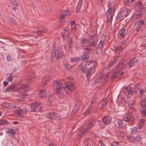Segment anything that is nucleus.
Segmentation results:
<instances>
[{"instance_id":"1","label":"nucleus","mask_w":146,"mask_h":146,"mask_svg":"<svg viewBox=\"0 0 146 146\" xmlns=\"http://www.w3.org/2000/svg\"><path fill=\"white\" fill-rule=\"evenodd\" d=\"M56 44L55 42H53L52 45L51 49L50 59L51 60H53L55 57L57 60H59L64 55L62 48L61 47H59L56 49Z\"/></svg>"},{"instance_id":"2","label":"nucleus","mask_w":146,"mask_h":146,"mask_svg":"<svg viewBox=\"0 0 146 146\" xmlns=\"http://www.w3.org/2000/svg\"><path fill=\"white\" fill-rule=\"evenodd\" d=\"M68 79V83L64 87V90L66 94L70 95L71 92L75 89L76 87L74 85V80L72 77H69Z\"/></svg>"},{"instance_id":"3","label":"nucleus","mask_w":146,"mask_h":146,"mask_svg":"<svg viewBox=\"0 0 146 146\" xmlns=\"http://www.w3.org/2000/svg\"><path fill=\"white\" fill-rule=\"evenodd\" d=\"M54 90L58 96L62 98H64V94L61 91V87L62 84L58 80H54Z\"/></svg>"},{"instance_id":"4","label":"nucleus","mask_w":146,"mask_h":146,"mask_svg":"<svg viewBox=\"0 0 146 146\" xmlns=\"http://www.w3.org/2000/svg\"><path fill=\"white\" fill-rule=\"evenodd\" d=\"M96 63L94 61L89 62L88 65L91 66L88 70L86 73V77L88 81H89L90 79V76L94 73L96 69Z\"/></svg>"},{"instance_id":"5","label":"nucleus","mask_w":146,"mask_h":146,"mask_svg":"<svg viewBox=\"0 0 146 146\" xmlns=\"http://www.w3.org/2000/svg\"><path fill=\"white\" fill-rule=\"evenodd\" d=\"M46 118L52 120L58 121L60 120L61 115L59 113L54 111L49 112L46 115Z\"/></svg>"},{"instance_id":"6","label":"nucleus","mask_w":146,"mask_h":146,"mask_svg":"<svg viewBox=\"0 0 146 146\" xmlns=\"http://www.w3.org/2000/svg\"><path fill=\"white\" fill-rule=\"evenodd\" d=\"M131 10L128 8H125L120 12L117 15L116 18L120 19L127 16L130 13Z\"/></svg>"},{"instance_id":"7","label":"nucleus","mask_w":146,"mask_h":146,"mask_svg":"<svg viewBox=\"0 0 146 146\" xmlns=\"http://www.w3.org/2000/svg\"><path fill=\"white\" fill-rule=\"evenodd\" d=\"M129 139L131 141L133 142L138 141L139 144H141L142 143V137L139 134H137L131 137H129Z\"/></svg>"},{"instance_id":"8","label":"nucleus","mask_w":146,"mask_h":146,"mask_svg":"<svg viewBox=\"0 0 146 146\" xmlns=\"http://www.w3.org/2000/svg\"><path fill=\"white\" fill-rule=\"evenodd\" d=\"M42 105L41 103H33L31 106V111L33 112L36 111V110L38 108H39V111L42 112L43 110V108L41 107Z\"/></svg>"},{"instance_id":"9","label":"nucleus","mask_w":146,"mask_h":146,"mask_svg":"<svg viewBox=\"0 0 146 146\" xmlns=\"http://www.w3.org/2000/svg\"><path fill=\"white\" fill-rule=\"evenodd\" d=\"M134 94H140L141 96L143 95V90L142 88H141L140 84H136L134 86Z\"/></svg>"},{"instance_id":"10","label":"nucleus","mask_w":146,"mask_h":146,"mask_svg":"<svg viewBox=\"0 0 146 146\" xmlns=\"http://www.w3.org/2000/svg\"><path fill=\"white\" fill-rule=\"evenodd\" d=\"M94 122V121L93 119H91L90 120L89 123L87 124L84 127L83 131H82V134L86 133L87 131L92 128Z\"/></svg>"},{"instance_id":"11","label":"nucleus","mask_w":146,"mask_h":146,"mask_svg":"<svg viewBox=\"0 0 146 146\" xmlns=\"http://www.w3.org/2000/svg\"><path fill=\"white\" fill-rule=\"evenodd\" d=\"M27 111V108H23L18 110L15 112V114L17 117H21Z\"/></svg>"},{"instance_id":"12","label":"nucleus","mask_w":146,"mask_h":146,"mask_svg":"<svg viewBox=\"0 0 146 146\" xmlns=\"http://www.w3.org/2000/svg\"><path fill=\"white\" fill-rule=\"evenodd\" d=\"M122 58L120 56H118L115 59L111 61L108 64L109 68L114 66L117 63H118L121 59Z\"/></svg>"},{"instance_id":"13","label":"nucleus","mask_w":146,"mask_h":146,"mask_svg":"<svg viewBox=\"0 0 146 146\" xmlns=\"http://www.w3.org/2000/svg\"><path fill=\"white\" fill-rule=\"evenodd\" d=\"M81 101L77 99L74 105V108L72 111V114H75L78 111L80 106Z\"/></svg>"},{"instance_id":"14","label":"nucleus","mask_w":146,"mask_h":146,"mask_svg":"<svg viewBox=\"0 0 146 146\" xmlns=\"http://www.w3.org/2000/svg\"><path fill=\"white\" fill-rule=\"evenodd\" d=\"M123 119L126 122H129V121L133 122L135 119L133 115L131 113L125 115L123 117Z\"/></svg>"},{"instance_id":"15","label":"nucleus","mask_w":146,"mask_h":146,"mask_svg":"<svg viewBox=\"0 0 146 146\" xmlns=\"http://www.w3.org/2000/svg\"><path fill=\"white\" fill-rule=\"evenodd\" d=\"M51 76L49 75H47L44 76L41 82V85L42 87H45L46 84L51 79Z\"/></svg>"},{"instance_id":"16","label":"nucleus","mask_w":146,"mask_h":146,"mask_svg":"<svg viewBox=\"0 0 146 146\" xmlns=\"http://www.w3.org/2000/svg\"><path fill=\"white\" fill-rule=\"evenodd\" d=\"M139 58H135L134 59L131 60L128 62H127L129 67H131L134 66L137 64L139 62Z\"/></svg>"},{"instance_id":"17","label":"nucleus","mask_w":146,"mask_h":146,"mask_svg":"<svg viewBox=\"0 0 146 146\" xmlns=\"http://www.w3.org/2000/svg\"><path fill=\"white\" fill-rule=\"evenodd\" d=\"M91 38L90 43V47H94L95 46L97 43V36L95 35H91Z\"/></svg>"},{"instance_id":"18","label":"nucleus","mask_w":146,"mask_h":146,"mask_svg":"<svg viewBox=\"0 0 146 146\" xmlns=\"http://www.w3.org/2000/svg\"><path fill=\"white\" fill-rule=\"evenodd\" d=\"M96 96H94L93 97L92 99V101L90 105V106L86 111V113L87 114H88L91 111V110L92 109L93 106V104L95 103V102L96 101Z\"/></svg>"},{"instance_id":"19","label":"nucleus","mask_w":146,"mask_h":146,"mask_svg":"<svg viewBox=\"0 0 146 146\" xmlns=\"http://www.w3.org/2000/svg\"><path fill=\"white\" fill-rule=\"evenodd\" d=\"M102 120L103 124L106 125L110 124L111 121V117L108 116L102 118Z\"/></svg>"},{"instance_id":"20","label":"nucleus","mask_w":146,"mask_h":146,"mask_svg":"<svg viewBox=\"0 0 146 146\" xmlns=\"http://www.w3.org/2000/svg\"><path fill=\"white\" fill-rule=\"evenodd\" d=\"M116 125L118 128L123 129L125 126V124L123 123L122 120L117 119L116 121Z\"/></svg>"},{"instance_id":"21","label":"nucleus","mask_w":146,"mask_h":146,"mask_svg":"<svg viewBox=\"0 0 146 146\" xmlns=\"http://www.w3.org/2000/svg\"><path fill=\"white\" fill-rule=\"evenodd\" d=\"M144 23V22L143 21H138L137 23V26L135 29L136 31L137 32H139L141 31L143 27Z\"/></svg>"},{"instance_id":"22","label":"nucleus","mask_w":146,"mask_h":146,"mask_svg":"<svg viewBox=\"0 0 146 146\" xmlns=\"http://www.w3.org/2000/svg\"><path fill=\"white\" fill-rule=\"evenodd\" d=\"M82 44V46H83L84 48L85 47H90V44H88V40L86 38H84L82 39L81 41Z\"/></svg>"},{"instance_id":"23","label":"nucleus","mask_w":146,"mask_h":146,"mask_svg":"<svg viewBox=\"0 0 146 146\" xmlns=\"http://www.w3.org/2000/svg\"><path fill=\"white\" fill-rule=\"evenodd\" d=\"M105 36L104 35H102V38L101 39V40L99 42L97 46L99 47H100L103 48H104V47L105 45V40H103L102 38H105Z\"/></svg>"},{"instance_id":"24","label":"nucleus","mask_w":146,"mask_h":146,"mask_svg":"<svg viewBox=\"0 0 146 146\" xmlns=\"http://www.w3.org/2000/svg\"><path fill=\"white\" fill-rule=\"evenodd\" d=\"M27 97V95L24 94H20L18 97L17 98V100L19 101H21L26 99Z\"/></svg>"},{"instance_id":"25","label":"nucleus","mask_w":146,"mask_h":146,"mask_svg":"<svg viewBox=\"0 0 146 146\" xmlns=\"http://www.w3.org/2000/svg\"><path fill=\"white\" fill-rule=\"evenodd\" d=\"M47 95V92L44 89L40 90L39 93V96L41 98H43L46 97Z\"/></svg>"},{"instance_id":"26","label":"nucleus","mask_w":146,"mask_h":146,"mask_svg":"<svg viewBox=\"0 0 146 146\" xmlns=\"http://www.w3.org/2000/svg\"><path fill=\"white\" fill-rule=\"evenodd\" d=\"M64 66L66 69L68 71L72 72L74 71V68L73 66H71L69 64H65Z\"/></svg>"},{"instance_id":"27","label":"nucleus","mask_w":146,"mask_h":146,"mask_svg":"<svg viewBox=\"0 0 146 146\" xmlns=\"http://www.w3.org/2000/svg\"><path fill=\"white\" fill-rule=\"evenodd\" d=\"M137 128L136 127H132L130 128L131 134L129 137H131L136 135L137 131Z\"/></svg>"},{"instance_id":"28","label":"nucleus","mask_w":146,"mask_h":146,"mask_svg":"<svg viewBox=\"0 0 146 146\" xmlns=\"http://www.w3.org/2000/svg\"><path fill=\"white\" fill-rule=\"evenodd\" d=\"M119 34L121 37H124L126 34L125 29L123 28L121 29L119 31Z\"/></svg>"},{"instance_id":"29","label":"nucleus","mask_w":146,"mask_h":146,"mask_svg":"<svg viewBox=\"0 0 146 146\" xmlns=\"http://www.w3.org/2000/svg\"><path fill=\"white\" fill-rule=\"evenodd\" d=\"M126 92L127 93L129 96H132L133 94L131 88L130 87H127L125 89Z\"/></svg>"},{"instance_id":"30","label":"nucleus","mask_w":146,"mask_h":146,"mask_svg":"<svg viewBox=\"0 0 146 146\" xmlns=\"http://www.w3.org/2000/svg\"><path fill=\"white\" fill-rule=\"evenodd\" d=\"M64 31L62 32V36L63 38L67 39L69 35V33L67 30L66 29H64Z\"/></svg>"},{"instance_id":"31","label":"nucleus","mask_w":146,"mask_h":146,"mask_svg":"<svg viewBox=\"0 0 146 146\" xmlns=\"http://www.w3.org/2000/svg\"><path fill=\"white\" fill-rule=\"evenodd\" d=\"M92 51V50L90 48V47H85L84 48V54H88L90 56V54Z\"/></svg>"},{"instance_id":"32","label":"nucleus","mask_w":146,"mask_h":146,"mask_svg":"<svg viewBox=\"0 0 146 146\" xmlns=\"http://www.w3.org/2000/svg\"><path fill=\"white\" fill-rule=\"evenodd\" d=\"M79 68L82 72L86 73L87 68L86 66L83 64H81L79 65Z\"/></svg>"},{"instance_id":"33","label":"nucleus","mask_w":146,"mask_h":146,"mask_svg":"<svg viewBox=\"0 0 146 146\" xmlns=\"http://www.w3.org/2000/svg\"><path fill=\"white\" fill-rule=\"evenodd\" d=\"M15 88V86L13 84L10 85L7 88L5 91L6 92H11L14 90Z\"/></svg>"},{"instance_id":"34","label":"nucleus","mask_w":146,"mask_h":146,"mask_svg":"<svg viewBox=\"0 0 146 146\" xmlns=\"http://www.w3.org/2000/svg\"><path fill=\"white\" fill-rule=\"evenodd\" d=\"M119 50V52H121L123 51V48L119 44H118L116 47H114V51L115 52Z\"/></svg>"},{"instance_id":"35","label":"nucleus","mask_w":146,"mask_h":146,"mask_svg":"<svg viewBox=\"0 0 146 146\" xmlns=\"http://www.w3.org/2000/svg\"><path fill=\"white\" fill-rule=\"evenodd\" d=\"M19 89L24 92L29 90V86L27 85H23L20 87Z\"/></svg>"},{"instance_id":"36","label":"nucleus","mask_w":146,"mask_h":146,"mask_svg":"<svg viewBox=\"0 0 146 146\" xmlns=\"http://www.w3.org/2000/svg\"><path fill=\"white\" fill-rule=\"evenodd\" d=\"M103 49L102 48L97 46L96 49V54L98 55L102 53Z\"/></svg>"},{"instance_id":"37","label":"nucleus","mask_w":146,"mask_h":146,"mask_svg":"<svg viewBox=\"0 0 146 146\" xmlns=\"http://www.w3.org/2000/svg\"><path fill=\"white\" fill-rule=\"evenodd\" d=\"M83 2V0H79L78 4L76 7V11L77 12L80 11Z\"/></svg>"},{"instance_id":"38","label":"nucleus","mask_w":146,"mask_h":146,"mask_svg":"<svg viewBox=\"0 0 146 146\" xmlns=\"http://www.w3.org/2000/svg\"><path fill=\"white\" fill-rule=\"evenodd\" d=\"M70 24L72 30H74L76 29V25L74 21H71Z\"/></svg>"},{"instance_id":"39","label":"nucleus","mask_w":146,"mask_h":146,"mask_svg":"<svg viewBox=\"0 0 146 146\" xmlns=\"http://www.w3.org/2000/svg\"><path fill=\"white\" fill-rule=\"evenodd\" d=\"M90 56L88 54H84L81 56V59L82 60H85L88 59Z\"/></svg>"},{"instance_id":"40","label":"nucleus","mask_w":146,"mask_h":146,"mask_svg":"<svg viewBox=\"0 0 146 146\" xmlns=\"http://www.w3.org/2000/svg\"><path fill=\"white\" fill-rule=\"evenodd\" d=\"M139 104L141 105L142 108L144 109H146V105L144 101L141 100L139 102Z\"/></svg>"},{"instance_id":"41","label":"nucleus","mask_w":146,"mask_h":146,"mask_svg":"<svg viewBox=\"0 0 146 146\" xmlns=\"http://www.w3.org/2000/svg\"><path fill=\"white\" fill-rule=\"evenodd\" d=\"M52 98V95H50L48 99V104L50 106L52 105V102L53 100Z\"/></svg>"},{"instance_id":"42","label":"nucleus","mask_w":146,"mask_h":146,"mask_svg":"<svg viewBox=\"0 0 146 146\" xmlns=\"http://www.w3.org/2000/svg\"><path fill=\"white\" fill-rule=\"evenodd\" d=\"M113 16L107 15L106 16L107 21L108 23L111 22V23Z\"/></svg>"},{"instance_id":"43","label":"nucleus","mask_w":146,"mask_h":146,"mask_svg":"<svg viewBox=\"0 0 146 146\" xmlns=\"http://www.w3.org/2000/svg\"><path fill=\"white\" fill-rule=\"evenodd\" d=\"M44 31L41 30L37 31H36L34 32V34L36 35L37 36L40 35H42L44 33Z\"/></svg>"},{"instance_id":"44","label":"nucleus","mask_w":146,"mask_h":146,"mask_svg":"<svg viewBox=\"0 0 146 146\" xmlns=\"http://www.w3.org/2000/svg\"><path fill=\"white\" fill-rule=\"evenodd\" d=\"M115 10H108V14L107 15L113 16L115 12Z\"/></svg>"},{"instance_id":"45","label":"nucleus","mask_w":146,"mask_h":146,"mask_svg":"<svg viewBox=\"0 0 146 146\" xmlns=\"http://www.w3.org/2000/svg\"><path fill=\"white\" fill-rule=\"evenodd\" d=\"M11 4L16 6H18V3L16 0H9Z\"/></svg>"},{"instance_id":"46","label":"nucleus","mask_w":146,"mask_h":146,"mask_svg":"<svg viewBox=\"0 0 146 146\" xmlns=\"http://www.w3.org/2000/svg\"><path fill=\"white\" fill-rule=\"evenodd\" d=\"M8 123V121L6 120H2L0 122V125H5Z\"/></svg>"},{"instance_id":"47","label":"nucleus","mask_w":146,"mask_h":146,"mask_svg":"<svg viewBox=\"0 0 146 146\" xmlns=\"http://www.w3.org/2000/svg\"><path fill=\"white\" fill-rule=\"evenodd\" d=\"M7 133H11V134H13L15 133V131L13 129H10L6 131Z\"/></svg>"},{"instance_id":"48","label":"nucleus","mask_w":146,"mask_h":146,"mask_svg":"<svg viewBox=\"0 0 146 146\" xmlns=\"http://www.w3.org/2000/svg\"><path fill=\"white\" fill-rule=\"evenodd\" d=\"M80 59L78 58H70V61L71 62H78L79 60Z\"/></svg>"},{"instance_id":"49","label":"nucleus","mask_w":146,"mask_h":146,"mask_svg":"<svg viewBox=\"0 0 146 146\" xmlns=\"http://www.w3.org/2000/svg\"><path fill=\"white\" fill-rule=\"evenodd\" d=\"M125 102V100L124 98H122L119 100V103L121 104V105L122 106L124 105Z\"/></svg>"},{"instance_id":"50","label":"nucleus","mask_w":146,"mask_h":146,"mask_svg":"<svg viewBox=\"0 0 146 146\" xmlns=\"http://www.w3.org/2000/svg\"><path fill=\"white\" fill-rule=\"evenodd\" d=\"M128 63L126 61H125L123 62L122 63L120 64V66L122 67L125 68V67L127 65Z\"/></svg>"},{"instance_id":"51","label":"nucleus","mask_w":146,"mask_h":146,"mask_svg":"<svg viewBox=\"0 0 146 146\" xmlns=\"http://www.w3.org/2000/svg\"><path fill=\"white\" fill-rule=\"evenodd\" d=\"M140 12L143 14H144L145 13V9L144 7H140Z\"/></svg>"},{"instance_id":"52","label":"nucleus","mask_w":146,"mask_h":146,"mask_svg":"<svg viewBox=\"0 0 146 146\" xmlns=\"http://www.w3.org/2000/svg\"><path fill=\"white\" fill-rule=\"evenodd\" d=\"M108 102L106 101H105L102 104L101 106V108H104L107 105Z\"/></svg>"},{"instance_id":"53","label":"nucleus","mask_w":146,"mask_h":146,"mask_svg":"<svg viewBox=\"0 0 146 146\" xmlns=\"http://www.w3.org/2000/svg\"><path fill=\"white\" fill-rule=\"evenodd\" d=\"M67 15V14L66 13L60 15L59 17V19L60 20L65 18Z\"/></svg>"},{"instance_id":"54","label":"nucleus","mask_w":146,"mask_h":146,"mask_svg":"<svg viewBox=\"0 0 146 146\" xmlns=\"http://www.w3.org/2000/svg\"><path fill=\"white\" fill-rule=\"evenodd\" d=\"M135 101L133 100H128L127 103L128 105L134 104Z\"/></svg>"},{"instance_id":"55","label":"nucleus","mask_w":146,"mask_h":146,"mask_svg":"<svg viewBox=\"0 0 146 146\" xmlns=\"http://www.w3.org/2000/svg\"><path fill=\"white\" fill-rule=\"evenodd\" d=\"M13 72H11V73L10 74L9 77L7 79L8 81L10 82H11L12 81V78H13L12 77V74H13Z\"/></svg>"},{"instance_id":"56","label":"nucleus","mask_w":146,"mask_h":146,"mask_svg":"<svg viewBox=\"0 0 146 146\" xmlns=\"http://www.w3.org/2000/svg\"><path fill=\"white\" fill-rule=\"evenodd\" d=\"M128 106L129 108L131 109L132 110L135 111V108L134 104H131V105H128Z\"/></svg>"},{"instance_id":"57","label":"nucleus","mask_w":146,"mask_h":146,"mask_svg":"<svg viewBox=\"0 0 146 146\" xmlns=\"http://www.w3.org/2000/svg\"><path fill=\"white\" fill-rule=\"evenodd\" d=\"M141 113L142 115L143 116L146 115V109H144V110H141Z\"/></svg>"},{"instance_id":"58","label":"nucleus","mask_w":146,"mask_h":146,"mask_svg":"<svg viewBox=\"0 0 146 146\" xmlns=\"http://www.w3.org/2000/svg\"><path fill=\"white\" fill-rule=\"evenodd\" d=\"M111 146H121V145L116 142H112L111 144Z\"/></svg>"},{"instance_id":"59","label":"nucleus","mask_w":146,"mask_h":146,"mask_svg":"<svg viewBox=\"0 0 146 146\" xmlns=\"http://www.w3.org/2000/svg\"><path fill=\"white\" fill-rule=\"evenodd\" d=\"M118 78L116 76V74H115V72L113 74H112L111 76V79H116Z\"/></svg>"},{"instance_id":"60","label":"nucleus","mask_w":146,"mask_h":146,"mask_svg":"<svg viewBox=\"0 0 146 146\" xmlns=\"http://www.w3.org/2000/svg\"><path fill=\"white\" fill-rule=\"evenodd\" d=\"M7 59L9 61L11 62L12 60V58L10 55H8L7 56Z\"/></svg>"},{"instance_id":"61","label":"nucleus","mask_w":146,"mask_h":146,"mask_svg":"<svg viewBox=\"0 0 146 146\" xmlns=\"http://www.w3.org/2000/svg\"><path fill=\"white\" fill-rule=\"evenodd\" d=\"M115 74H116V77L117 78H119L121 76L120 75V74L119 72V71H115Z\"/></svg>"},{"instance_id":"62","label":"nucleus","mask_w":146,"mask_h":146,"mask_svg":"<svg viewBox=\"0 0 146 146\" xmlns=\"http://www.w3.org/2000/svg\"><path fill=\"white\" fill-rule=\"evenodd\" d=\"M35 76L34 75L32 77H30V78L27 80V82L28 83H31L32 82V78H35Z\"/></svg>"},{"instance_id":"63","label":"nucleus","mask_w":146,"mask_h":146,"mask_svg":"<svg viewBox=\"0 0 146 146\" xmlns=\"http://www.w3.org/2000/svg\"><path fill=\"white\" fill-rule=\"evenodd\" d=\"M12 106L13 108L16 109H17L18 108H19V106L16 104H13L12 105Z\"/></svg>"},{"instance_id":"64","label":"nucleus","mask_w":146,"mask_h":146,"mask_svg":"<svg viewBox=\"0 0 146 146\" xmlns=\"http://www.w3.org/2000/svg\"><path fill=\"white\" fill-rule=\"evenodd\" d=\"M10 20H11L13 24H15L16 23V21L15 19L12 18H10Z\"/></svg>"}]
</instances>
